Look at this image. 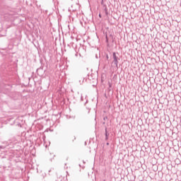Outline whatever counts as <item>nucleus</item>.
Instances as JSON below:
<instances>
[{"label": "nucleus", "instance_id": "obj_13", "mask_svg": "<svg viewBox=\"0 0 181 181\" xmlns=\"http://www.w3.org/2000/svg\"><path fill=\"white\" fill-rule=\"evenodd\" d=\"M76 56H77V54H76Z\"/></svg>", "mask_w": 181, "mask_h": 181}, {"label": "nucleus", "instance_id": "obj_5", "mask_svg": "<svg viewBox=\"0 0 181 181\" xmlns=\"http://www.w3.org/2000/svg\"><path fill=\"white\" fill-rule=\"evenodd\" d=\"M64 168H65V169H69V167L67 166V163H65Z\"/></svg>", "mask_w": 181, "mask_h": 181}, {"label": "nucleus", "instance_id": "obj_1", "mask_svg": "<svg viewBox=\"0 0 181 181\" xmlns=\"http://www.w3.org/2000/svg\"><path fill=\"white\" fill-rule=\"evenodd\" d=\"M118 53L113 52L112 53V59L113 61L112 62V67H116L118 69V62H119V57H118Z\"/></svg>", "mask_w": 181, "mask_h": 181}, {"label": "nucleus", "instance_id": "obj_4", "mask_svg": "<svg viewBox=\"0 0 181 181\" xmlns=\"http://www.w3.org/2000/svg\"><path fill=\"white\" fill-rule=\"evenodd\" d=\"M108 86L110 88H111V87H112V83H111L110 82H108Z\"/></svg>", "mask_w": 181, "mask_h": 181}, {"label": "nucleus", "instance_id": "obj_3", "mask_svg": "<svg viewBox=\"0 0 181 181\" xmlns=\"http://www.w3.org/2000/svg\"><path fill=\"white\" fill-rule=\"evenodd\" d=\"M79 82L81 83V84L82 83H84V78H83V77L80 78Z\"/></svg>", "mask_w": 181, "mask_h": 181}, {"label": "nucleus", "instance_id": "obj_10", "mask_svg": "<svg viewBox=\"0 0 181 181\" xmlns=\"http://www.w3.org/2000/svg\"><path fill=\"white\" fill-rule=\"evenodd\" d=\"M106 145H107V146L110 145V143H107Z\"/></svg>", "mask_w": 181, "mask_h": 181}, {"label": "nucleus", "instance_id": "obj_9", "mask_svg": "<svg viewBox=\"0 0 181 181\" xmlns=\"http://www.w3.org/2000/svg\"><path fill=\"white\" fill-rule=\"evenodd\" d=\"M106 42H108V38L107 36H106Z\"/></svg>", "mask_w": 181, "mask_h": 181}, {"label": "nucleus", "instance_id": "obj_6", "mask_svg": "<svg viewBox=\"0 0 181 181\" xmlns=\"http://www.w3.org/2000/svg\"><path fill=\"white\" fill-rule=\"evenodd\" d=\"M65 160H69V157L66 156L65 157Z\"/></svg>", "mask_w": 181, "mask_h": 181}, {"label": "nucleus", "instance_id": "obj_12", "mask_svg": "<svg viewBox=\"0 0 181 181\" xmlns=\"http://www.w3.org/2000/svg\"><path fill=\"white\" fill-rule=\"evenodd\" d=\"M107 59H108V55H107Z\"/></svg>", "mask_w": 181, "mask_h": 181}, {"label": "nucleus", "instance_id": "obj_7", "mask_svg": "<svg viewBox=\"0 0 181 181\" xmlns=\"http://www.w3.org/2000/svg\"><path fill=\"white\" fill-rule=\"evenodd\" d=\"M107 117H105L104 118H103V119H104V121H105V119H107Z\"/></svg>", "mask_w": 181, "mask_h": 181}, {"label": "nucleus", "instance_id": "obj_11", "mask_svg": "<svg viewBox=\"0 0 181 181\" xmlns=\"http://www.w3.org/2000/svg\"><path fill=\"white\" fill-rule=\"evenodd\" d=\"M99 16L101 17V14H100Z\"/></svg>", "mask_w": 181, "mask_h": 181}, {"label": "nucleus", "instance_id": "obj_2", "mask_svg": "<svg viewBox=\"0 0 181 181\" xmlns=\"http://www.w3.org/2000/svg\"><path fill=\"white\" fill-rule=\"evenodd\" d=\"M109 136H110V134H108V132H107V128H105V141H108Z\"/></svg>", "mask_w": 181, "mask_h": 181}, {"label": "nucleus", "instance_id": "obj_8", "mask_svg": "<svg viewBox=\"0 0 181 181\" xmlns=\"http://www.w3.org/2000/svg\"><path fill=\"white\" fill-rule=\"evenodd\" d=\"M105 11L106 12V15L107 14V8H105Z\"/></svg>", "mask_w": 181, "mask_h": 181}]
</instances>
